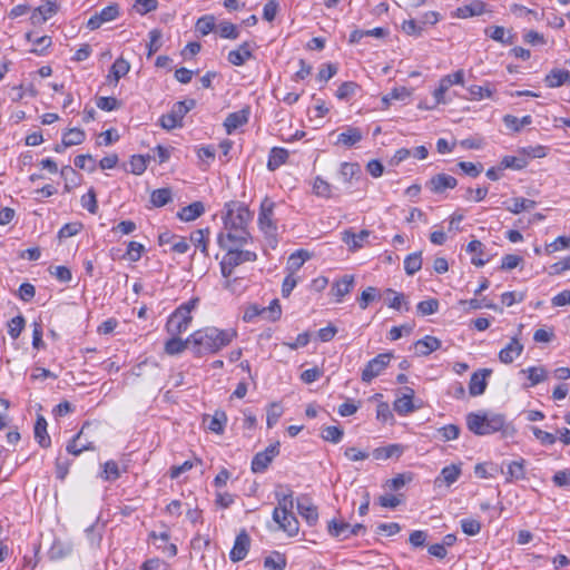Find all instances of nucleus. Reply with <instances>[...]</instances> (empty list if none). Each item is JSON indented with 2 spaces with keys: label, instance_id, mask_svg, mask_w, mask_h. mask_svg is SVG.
<instances>
[{
  "label": "nucleus",
  "instance_id": "nucleus-14",
  "mask_svg": "<svg viewBox=\"0 0 570 570\" xmlns=\"http://www.w3.org/2000/svg\"><path fill=\"white\" fill-rule=\"evenodd\" d=\"M297 511L308 525H315L318 520V511L307 495L297 499Z\"/></svg>",
  "mask_w": 570,
  "mask_h": 570
},
{
  "label": "nucleus",
  "instance_id": "nucleus-15",
  "mask_svg": "<svg viewBox=\"0 0 570 570\" xmlns=\"http://www.w3.org/2000/svg\"><path fill=\"white\" fill-rule=\"evenodd\" d=\"M492 374V370L482 368L478 372H474L471 375L469 392L472 396H478L484 393L487 389V379Z\"/></svg>",
  "mask_w": 570,
  "mask_h": 570
},
{
  "label": "nucleus",
  "instance_id": "nucleus-53",
  "mask_svg": "<svg viewBox=\"0 0 570 570\" xmlns=\"http://www.w3.org/2000/svg\"><path fill=\"white\" fill-rule=\"evenodd\" d=\"M401 29L404 33L412 37H421L423 35L424 28L414 19L404 20Z\"/></svg>",
  "mask_w": 570,
  "mask_h": 570
},
{
  "label": "nucleus",
  "instance_id": "nucleus-31",
  "mask_svg": "<svg viewBox=\"0 0 570 570\" xmlns=\"http://www.w3.org/2000/svg\"><path fill=\"white\" fill-rule=\"evenodd\" d=\"M187 347L190 348L188 338L183 341L179 336L170 335L166 341L164 350L168 355H177L183 353Z\"/></svg>",
  "mask_w": 570,
  "mask_h": 570
},
{
  "label": "nucleus",
  "instance_id": "nucleus-22",
  "mask_svg": "<svg viewBox=\"0 0 570 570\" xmlns=\"http://www.w3.org/2000/svg\"><path fill=\"white\" fill-rule=\"evenodd\" d=\"M279 528L286 532L289 537L297 535L299 531V523L296 517L292 512L279 513L278 521H275Z\"/></svg>",
  "mask_w": 570,
  "mask_h": 570
},
{
  "label": "nucleus",
  "instance_id": "nucleus-55",
  "mask_svg": "<svg viewBox=\"0 0 570 570\" xmlns=\"http://www.w3.org/2000/svg\"><path fill=\"white\" fill-rule=\"evenodd\" d=\"M215 27V18L214 16L206 14L200 17L196 22V31L202 36H206L213 31Z\"/></svg>",
  "mask_w": 570,
  "mask_h": 570
},
{
  "label": "nucleus",
  "instance_id": "nucleus-42",
  "mask_svg": "<svg viewBox=\"0 0 570 570\" xmlns=\"http://www.w3.org/2000/svg\"><path fill=\"white\" fill-rule=\"evenodd\" d=\"M460 475H461L460 465L451 464V465L444 466L442 469L441 475H440V478H438L435 480V482H439V480L442 479L446 485H451L459 479Z\"/></svg>",
  "mask_w": 570,
  "mask_h": 570
},
{
  "label": "nucleus",
  "instance_id": "nucleus-61",
  "mask_svg": "<svg viewBox=\"0 0 570 570\" xmlns=\"http://www.w3.org/2000/svg\"><path fill=\"white\" fill-rule=\"evenodd\" d=\"M227 416L224 412H216L214 416L210 419V422L208 424V429L212 432H215L217 434H222L224 432V426L226 424Z\"/></svg>",
  "mask_w": 570,
  "mask_h": 570
},
{
  "label": "nucleus",
  "instance_id": "nucleus-16",
  "mask_svg": "<svg viewBox=\"0 0 570 570\" xmlns=\"http://www.w3.org/2000/svg\"><path fill=\"white\" fill-rule=\"evenodd\" d=\"M185 116L186 115L181 111L180 107H177V105L174 104L171 110L168 114L163 115L160 117L159 125L166 130H171L177 127H181L183 119Z\"/></svg>",
  "mask_w": 570,
  "mask_h": 570
},
{
  "label": "nucleus",
  "instance_id": "nucleus-45",
  "mask_svg": "<svg viewBox=\"0 0 570 570\" xmlns=\"http://www.w3.org/2000/svg\"><path fill=\"white\" fill-rule=\"evenodd\" d=\"M61 177L65 179V189L69 191L71 188L79 185V175L71 166H65L60 170Z\"/></svg>",
  "mask_w": 570,
  "mask_h": 570
},
{
  "label": "nucleus",
  "instance_id": "nucleus-64",
  "mask_svg": "<svg viewBox=\"0 0 570 570\" xmlns=\"http://www.w3.org/2000/svg\"><path fill=\"white\" fill-rule=\"evenodd\" d=\"M313 190L317 196L330 198L332 196V186L321 177H316L313 184Z\"/></svg>",
  "mask_w": 570,
  "mask_h": 570
},
{
  "label": "nucleus",
  "instance_id": "nucleus-33",
  "mask_svg": "<svg viewBox=\"0 0 570 570\" xmlns=\"http://www.w3.org/2000/svg\"><path fill=\"white\" fill-rule=\"evenodd\" d=\"M35 438L41 448H49L51 444L50 436L47 433V421L43 416H39L36 421Z\"/></svg>",
  "mask_w": 570,
  "mask_h": 570
},
{
  "label": "nucleus",
  "instance_id": "nucleus-20",
  "mask_svg": "<svg viewBox=\"0 0 570 570\" xmlns=\"http://www.w3.org/2000/svg\"><path fill=\"white\" fill-rule=\"evenodd\" d=\"M413 396L414 390L411 387H406L405 393L394 401V410L400 415H407L409 413H412L415 410V406L413 404Z\"/></svg>",
  "mask_w": 570,
  "mask_h": 570
},
{
  "label": "nucleus",
  "instance_id": "nucleus-36",
  "mask_svg": "<svg viewBox=\"0 0 570 570\" xmlns=\"http://www.w3.org/2000/svg\"><path fill=\"white\" fill-rule=\"evenodd\" d=\"M327 531L334 538L347 539L350 538V523L333 519L327 524Z\"/></svg>",
  "mask_w": 570,
  "mask_h": 570
},
{
  "label": "nucleus",
  "instance_id": "nucleus-47",
  "mask_svg": "<svg viewBox=\"0 0 570 570\" xmlns=\"http://www.w3.org/2000/svg\"><path fill=\"white\" fill-rule=\"evenodd\" d=\"M503 121L509 129L513 131H519L524 126L530 125L532 122V118L529 115L522 117L521 119L512 115H507L504 116Z\"/></svg>",
  "mask_w": 570,
  "mask_h": 570
},
{
  "label": "nucleus",
  "instance_id": "nucleus-10",
  "mask_svg": "<svg viewBox=\"0 0 570 570\" xmlns=\"http://www.w3.org/2000/svg\"><path fill=\"white\" fill-rule=\"evenodd\" d=\"M279 489L275 492L277 507L273 511L274 521H278L279 513L292 512L294 508L293 491L287 487H279Z\"/></svg>",
  "mask_w": 570,
  "mask_h": 570
},
{
  "label": "nucleus",
  "instance_id": "nucleus-19",
  "mask_svg": "<svg viewBox=\"0 0 570 570\" xmlns=\"http://www.w3.org/2000/svg\"><path fill=\"white\" fill-rule=\"evenodd\" d=\"M363 139V132L357 127L347 126L345 130L337 135L335 145H342L344 147H353Z\"/></svg>",
  "mask_w": 570,
  "mask_h": 570
},
{
  "label": "nucleus",
  "instance_id": "nucleus-13",
  "mask_svg": "<svg viewBox=\"0 0 570 570\" xmlns=\"http://www.w3.org/2000/svg\"><path fill=\"white\" fill-rule=\"evenodd\" d=\"M249 546H250V538H249L248 533L246 532V530H242L236 535L234 546L229 552L230 560L234 562H237V561L245 559V557L248 553Z\"/></svg>",
  "mask_w": 570,
  "mask_h": 570
},
{
  "label": "nucleus",
  "instance_id": "nucleus-32",
  "mask_svg": "<svg viewBox=\"0 0 570 570\" xmlns=\"http://www.w3.org/2000/svg\"><path fill=\"white\" fill-rule=\"evenodd\" d=\"M403 453V446L400 444H390L387 446L376 448L372 455L375 460H387L399 458Z\"/></svg>",
  "mask_w": 570,
  "mask_h": 570
},
{
  "label": "nucleus",
  "instance_id": "nucleus-63",
  "mask_svg": "<svg viewBox=\"0 0 570 570\" xmlns=\"http://www.w3.org/2000/svg\"><path fill=\"white\" fill-rule=\"evenodd\" d=\"M283 414V409L278 403H272L267 409L266 424L267 428H273Z\"/></svg>",
  "mask_w": 570,
  "mask_h": 570
},
{
  "label": "nucleus",
  "instance_id": "nucleus-24",
  "mask_svg": "<svg viewBox=\"0 0 570 570\" xmlns=\"http://www.w3.org/2000/svg\"><path fill=\"white\" fill-rule=\"evenodd\" d=\"M505 475H507L505 481L509 483L524 480L525 479V460L521 458L519 460L511 461L510 463H508Z\"/></svg>",
  "mask_w": 570,
  "mask_h": 570
},
{
  "label": "nucleus",
  "instance_id": "nucleus-6",
  "mask_svg": "<svg viewBox=\"0 0 570 570\" xmlns=\"http://www.w3.org/2000/svg\"><path fill=\"white\" fill-rule=\"evenodd\" d=\"M219 247L248 246L253 244V237L248 228L223 227L217 235Z\"/></svg>",
  "mask_w": 570,
  "mask_h": 570
},
{
  "label": "nucleus",
  "instance_id": "nucleus-59",
  "mask_svg": "<svg viewBox=\"0 0 570 570\" xmlns=\"http://www.w3.org/2000/svg\"><path fill=\"white\" fill-rule=\"evenodd\" d=\"M149 43H148V57H151L156 53L161 47V31L159 29H153L148 33Z\"/></svg>",
  "mask_w": 570,
  "mask_h": 570
},
{
  "label": "nucleus",
  "instance_id": "nucleus-2",
  "mask_svg": "<svg viewBox=\"0 0 570 570\" xmlns=\"http://www.w3.org/2000/svg\"><path fill=\"white\" fill-rule=\"evenodd\" d=\"M466 426L475 435H489L499 432L505 426V417L502 414L469 413Z\"/></svg>",
  "mask_w": 570,
  "mask_h": 570
},
{
  "label": "nucleus",
  "instance_id": "nucleus-5",
  "mask_svg": "<svg viewBox=\"0 0 570 570\" xmlns=\"http://www.w3.org/2000/svg\"><path fill=\"white\" fill-rule=\"evenodd\" d=\"M223 227L248 228L253 214L247 206L238 202H230L225 205L223 214Z\"/></svg>",
  "mask_w": 570,
  "mask_h": 570
},
{
  "label": "nucleus",
  "instance_id": "nucleus-11",
  "mask_svg": "<svg viewBox=\"0 0 570 570\" xmlns=\"http://www.w3.org/2000/svg\"><path fill=\"white\" fill-rule=\"evenodd\" d=\"M119 6L117 3L105 7L100 12L95 13L90 17L87 22V27L90 30H96L101 27L102 23L109 22L118 18Z\"/></svg>",
  "mask_w": 570,
  "mask_h": 570
},
{
  "label": "nucleus",
  "instance_id": "nucleus-57",
  "mask_svg": "<svg viewBox=\"0 0 570 570\" xmlns=\"http://www.w3.org/2000/svg\"><path fill=\"white\" fill-rule=\"evenodd\" d=\"M343 435H344V431L341 428L334 426V425L324 428L322 431V434H321V436L325 441L332 442L335 444L342 440Z\"/></svg>",
  "mask_w": 570,
  "mask_h": 570
},
{
  "label": "nucleus",
  "instance_id": "nucleus-7",
  "mask_svg": "<svg viewBox=\"0 0 570 570\" xmlns=\"http://www.w3.org/2000/svg\"><path fill=\"white\" fill-rule=\"evenodd\" d=\"M274 207L275 203L268 198H265L261 204V210L258 215V226L264 235L271 239V243H276L277 225L274 220Z\"/></svg>",
  "mask_w": 570,
  "mask_h": 570
},
{
  "label": "nucleus",
  "instance_id": "nucleus-21",
  "mask_svg": "<svg viewBox=\"0 0 570 570\" xmlns=\"http://www.w3.org/2000/svg\"><path fill=\"white\" fill-rule=\"evenodd\" d=\"M354 282L353 275H344L332 285V294L335 296L337 303H341L344 296L353 289Z\"/></svg>",
  "mask_w": 570,
  "mask_h": 570
},
{
  "label": "nucleus",
  "instance_id": "nucleus-18",
  "mask_svg": "<svg viewBox=\"0 0 570 570\" xmlns=\"http://www.w3.org/2000/svg\"><path fill=\"white\" fill-rule=\"evenodd\" d=\"M523 352V345L513 337L505 347L499 352V360L504 364H511Z\"/></svg>",
  "mask_w": 570,
  "mask_h": 570
},
{
  "label": "nucleus",
  "instance_id": "nucleus-51",
  "mask_svg": "<svg viewBox=\"0 0 570 570\" xmlns=\"http://www.w3.org/2000/svg\"><path fill=\"white\" fill-rule=\"evenodd\" d=\"M384 294L386 295H392L393 297L391 299H389L387 302V305L389 307L391 308H394V309H401L402 308V305H404V308L405 311H409V303L405 302V297L403 294L401 293H397L395 292L394 289L392 288H387Z\"/></svg>",
  "mask_w": 570,
  "mask_h": 570
},
{
  "label": "nucleus",
  "instance_id": "nucleus-60",
  "mask_svg": "<svg viewBox=\"0 0 570 570\" xmlns=\"http://www.w3.org/2000/svg\"><path fill=\"white\" fill-rule=\"evenodd\" d=\"M416 308H417V312L422 316L432 315V314L436 313L438 309H439V301L436 298H430V299L421 301L416 305Z\"/></svg>",
  "mask_w": 570,
  "mask_h": 570
},
{
  "label": "nucleus",
  "instance_id": "nucleus-62",
  "mask_svg": "<svg viewBox=\"0 0 570 570\" xmlns=\"http://www.w3.org/2000/svg\"><path fill=\"white\" fill-rule=\"evenodd\" d=\"M24 318L23 316L19 315L10 320L8 323V334L11 338L16 340L21 334L22 330L24 328Z\"/></svg>",
  "mask_w": 570,
  "mask_h": 570
},
{
  "label": "nucleus",
  "instance_id": "nucleus-26",
  "mask_svg": "<svg viewBox=\"0 0 570 570\" xmlns=\"http://www.w3.org/2000/svg\"><path fill=\"white\" fill-rule=\"evenodd\" d=\"M248 115L249 111L247 109L229 114L224 121L227 134H232L234 130L245 125L248 121Z\"/></svg>",
  "mask_w": 570,
  "mask_h": 570
},
{
  "label": "nucleus",
  "instance_id": "nucleus-46",
  "mask_svg": "<svg viewBox=\"0 0 570 570\" xmlns=\"http://www.w3.org/2000/svg\"><path fill=\"white\" fill-rule=\"evenodd\" d=\"M468 91L472 100L492 98L493 95V89L490 87L489 82H487L484 86L472 85L468 88Z\"/></svg>",
  "mask_w": 570,
  "mask_h": 570
},
{
  "label": "nucleus",
  "instance_id": "nucleus-29",
  "mask_svg": "<svg viewBox=\"0 0 570 570\" xmlns=\"http://www.w3.org/2000/svg\"><path fill=\"white\" fill-rule=\"evenodd\" d=\"M205 212L204 204L202 202H194L188 206L183 207L177 216L183 222H191L202 216Z\"/></svg>",
  "mask_w": 570,
  "mask_h": 570
},
{
  "label": "nucleus",
  "instance_id": "nucleus-8",
  "mask_svg": "<svg viewBox=\"0 0 570 570\" xmlns=\"http://www.w3.org/2000/svg\"><path fill=\"white\" fill-rule=\"evenodd\" d=\"M392 358L393 354L391 352H387L381 353L374 358L370 360L362 371V381L365 383H371L389 366Z\"/></svg>",
  "mask_w": 570,
  "mask_h": 570
},
{
  "label": "nucleus",
  "instance_id": "nucleus-17",
  "mask_svg": "<svg viewBox=\"0 0 570 570\" xmlns=\"http://www.w3.org/2000/svg\"><path fill=\"white\" fill-rule=\"evenodd\" d=\"M253 46L249 42H243L237 49L228 52L227 60L233 66H243L253 57Z\"/></svg>",
  "mask_w": 570,
  "mask_h": 570
},
{
  "label": "nucleus",
  "instance_id": "nucleus-37",
  "mask_svg": "<svg viewBox=\"0 0 570 570\" xmlns=\"http://www.w3.org/2000/svg\"><path fill=\"white\" fill-rule=\"evenodd\" d=\"M521 373L528 375V380L530 381L528 386L538 385L548 379V372L543 366H530L522 370Z\"/></svg>",
  "mask_w": 570,
  "mask_h": 570
},
{
  "label": "nucleus",
  "instance_id": "nucleus-1",
  "mask_svg": "<svg viewBox=\"0 0 570 570\" xmlns=\"http://www.w3.org/2000/svg\"><path fill=\"white\" fill-rule=\"evenodd\" d=\"M237 337L235 328L220 330L207 326L195 331L188 336L191 352L196 356L215 354L229 345Z\"/></svg>",
  "mask_w": 570,
  "mask_h": 570
},
{
  "label": "nucleus",
  "instance_id": "nucleus-44",
  "mask_svg": "<svg viewBox=\"0 0 570 570\" xmlns=\"http://www.w3.org/2000/svg\"><path fill=\"white\" fill-rule=\"evenodd\" d=\"M85 138L86 134L80 128H71L62 136L65 146L69 147L80 145Z\"/></svg>",
  "mask_w": 570,
  "mask_h": 570
},
{
  "label": "nucleus",
  "instance_id": "nucleus-40",
  "mask_svg": "<svg viewBox=\"0 0 570 570\" xmlns=\"http://www.w3.org/2000/svg\"><path fill=\"white\" fill-rule=\"evenodd\" d=\"M173 200V194L169 188H159L151 193L150 203L155 207H163Z\"/></svg>",
  "mask_w": 570,
  "mask_h": 570
},
{
  "label": "nucleus",
  "instance_id": "nucleus-54",
  "mask_svg": "<svg viewBox=\"0 0 570 570\" xmlns=\"http://www.w3.org/2000/svg\"><path fill=\"white\" fill-rule=\"evenodd\" d=\"M380 297H381V294H380L379 289L376 287L368 286L367 288H365L362 292V294L358 298L360 307L362 309H365L371 302L379 299Z\"/></svg>",
  "mask_w": 570,
  "mask_h": 570
},
{
  "label": "nucleus",
  "instance_id": "nucleus-3",
  "mask_svg": "<svg viewBox=\"0 0 570 570\" xmlns=\"http://www.w3.org/2000/svg\"><path fill=\"white\" fill-rule=\"evenodd\" d=\"M220 248L226 250V254L219 263L223 276L233 275V272L237 266L244 263H252L257 259L256 252L248 249L247 246H228Z\"/></svg>",
  "mask_w": 570,
  "mask_h": 570
},
{
  "label": "nucleus",
  "instance_id": "nucleus-56",
  "mask_svg": "<svg viewBox=\"0 0 570 570\" xmlns=\"http://www.w3.org/2000/svg\"><path fill=\"white\" fill-rule=\"evenodd\" d=\"M263 318L275 322L279 320L282 314V308L278 299H273L267 307H262Z\"/></svg>",
  "mask_w": 570,
  "mask_h": 570
},
{
  "label": "nucleus",
  "instance_id": "nucleus-43",
  "mask_svg": "<svg viewBox=\"0 0 570 570\" xmlns=\"http://www.w3.org/2000/svg\"><path fill=\"white\" fill-rule=\"evenodd\" d=\"M537 203L532 199L515 197L512 199V204L507 207L512 214H520L523 210H530L535 207Z\"/></svg>",
  "mask_w": 570,
  "mask_h": 570
},
{
  "label": "nucleus",
  "instance_id": "nucleus-27",
  "mask_svg": "<svg viewBox=\"0 0 570 570\" xmlns=\"http://www.w3.org/2000/svg\"><path fill=\"white\" fill-rule=\"evenodd\" d=\"M370 236V232L366 229L355 234L352 230H344L342 233V240L348 246L351 250H356L363 246V243Z\"/></svg>",
  "mask_w": 570,
  "mask_h": 570
},
{
  "label": "nucleus",
  "instance_id": "nucleus-48",
  "mask_svg": "<svg viewBox=\"0 0 570 570\" xmlns=\"http://www.w3.org/2000/svg\"><path fill=\"white\" fill-rule=\"evenodd\" d=\"M309 258V254L308 252L304 250V249H299L295 253H293L289 258H288V263H287V268L291 269L294 274L295 271L299 269L303 264Z\"/></svg>",
  "mask_w": 570,
  "mask_h": 570
},
{
  "label": "nucleus",
  "instance_id": "nucleus-39",
  "mask_svg": "<svg viewBox=\"0 0 570 570\" xmlns=\"http://www.w3.org/2000/svg\"><path fill=\"white\" fill-rule=\"evenodd\" d=\"M483 244L478 239L471 240L466 246V252L474 254L471 258V263L478 267L484 266L489 261L481 257L483 255Z\"/></svg>",
  "mask_w": 570,
  "mask_h": 570
},
{
  "label": "nucleus",
  "instance_id": "nucleus-12",
  "mask_svg": "<svg viewBox=\"0 0 570 570\" xmlns=\"http://www.w3.org/2000/svg\"><path fill=\"white\" fill-rule=\"evenodd\" d=\"M456 185L455 177L448 174H438L426 181L425 187L434 194H442L446 189H453Z\"/></svg>",
  "mask_w": 570,
  "mask_h": 570
},
{
  "label": "nucleus",
  "instance_id": "nucleus-25",
  "mask_svg": "<svg viewBox=\"0 0 570 570\" xmlns=\"http://www.w3.org/2000/svg\"><path fill=\"white\" fill-rule=\"evenodd\" d=\"M544 81L549 88H558L563 85H570V71L566 69H552L546 76Z\"/></svg>",
  "mask_w": 570,
  "mask_h": 570
},
{
  "label": "nucleus",
  "instance_id": "nucleus-28",
  "mask_svg": "<svg viewBox=\"0 0 570 570\" xmlns=\"http://www.w3.org/2000/svg\"><path fill=\"white\" fill-rule=\"evenodd\" d=\"M441 347V341L434 336L426 335L415 343L417 355L426 356Z\"/></svg>",
  "mask_w": 570,
  "mask_h": 570
},
{
  "label": "nucleus",
  "instance_id": "nucleus-34",
  "mask_svg": "<svg viewBox=\"0 0 570 570\" xmlns=\"http://www.w3.org/2000/svg\"><path fill=\"white\" fill-rule=\"evenodd\" d=\"M129 70H130L129 62L126 59H124L122 57H119L112 63L109 75H108V78L112 79L115 81V83H117L120 78H122L124 76H126L129 72Z\"/></svg>",
  "mask_w": 570,
  "mask_h": 570
},
{
  "label": "nucleus",
  "instance_id": "nucleus-30",
  "mask_svg": "<svg viewBox=\"0 0 570 570\" xmlns=\"http://www.w3.org/2000/svg\"><path fill=\"white\" fill-rule=\"evenodd\" d=\"M288 158V151L285 148L274 147L269 151L267 168L271 171L276 170L286 163Z\"/></svg>",
  "mask_w": 570,
  "mask_h": 570
},
{
  "label": "nucleus",
  "instance_id": "nucleus-52",
  "mask_svg": "<svg viewBox=\"0 0 570 570\" xmlns=\"http://www.w3.org/2000/svg\"><path fill=\"white\" fill-rule=\"evenodd\" d=\"M357 89L358 85L356 82L345 81L337 88L335 96L340 100H346L354 96Z\"/></svg>",
  "mask_w": 570,
  "mask_h": 570
},
{
  "label": "nucleus",
  "instance_id": "nucleus-4",
  "mask_svg": "<svg viewBox=\"0 0 570 570\" xmlns=\"http://www.w3.org/2000/svg\"><path fill=\"white\" fill-rule=\"evenodd\" d=\"M197 299H190L177 307L168 317L165 330L169 335L179 336L185 333L193 321L191 312L196 307Z\"/></svg>",
  "mask_w": 570,
  "mask_h": 570
},
{
  "label": "nucleus",
  "instance_id": "nucleus-35",
  "mask_svg": "<svg viewBox=\"0 0 570 570\" xmlns=\"http://www.w3.org/2000/svg\"><path fill=\"white\" fill-rule=\"evenodd\" d=\"M209 228L197 229L190 234V242L200 248L204 255H208Z\"/></svg>",
  "mask_w": 570,
  "mask_h": 570
},
{
  "label": "nucleus",
  "instance_id": "nucleus-49",
  "mask_svg": "<svg viewBox=\"0 0 570 570\" xmlns=\"http://www.w3.org/2000/svg\"><path fill=\"white\" fill-rule=\"evenodd\" d=\"M82 430L69 442L67 451L70 454L79 455L85 450H94L91 443H80Z\"/></svg>",
  "mask_w": 570,
  "mask_h": 570
},
{
  "label": "nucleus",
  "instance_id": "nucleus-58",
  "mask_svg": "<svg viewBox=\"0 0 570 570\" xmlns=\"http://www.w3.org/2000/svg\"><path fill=\"white\" fill-rule=\"evenodd\" d=\"M286 566V559L281 553H275L265 558L264 567L266 570H284Z\"/></svg>",
  "mask_w": 570,
  "mask_h": 570
},
{
  "label": "nucleus",
  "instance_id": "nucleus-41",
  "mask_svg": "<svg viewBox=\"0 0 570 570\" xmlns=\"http://www.w3.org/2000/svg\"><path fill=\"white\" fill-rule=\"evenodd\" d=\"M422 267V253L416 252L407 255L404 259V269L407 275H414Z\"/></svg>",
  "mask_w": 570,
  "mask_h": 570
},
{
  "label": "nucleus",
  "instance_id": "nucleus-9",
  "mask_svg": "<svg viewBox=\"0 0 570 570\" xmlns=\"http://www.w3.org/2000/svg\"><path fill=\"white\" fill-rule=\"evenodd\" d=\"M278 454L279 442L271 444L264 451L256 453L252 461V471L263 473Z\"/></svg>",
  "mask_w": 570,
  "mask_h": 570
},
{
  "label": "nucleus",
  "instance_id": "nucleus-50",
  "mask_svg": "<svg viewBox=\"0 0 570 570\" xmlns=\"http://www.w3.org/2000/svg\"><path fill=\"white\" fill-rule=\"evenodd\" d=\"M149 158V156L145 157L142 155L131 156L129 161L130 173H132L134 175H141L147 169V163Z\"/></svg>",
  "mask_w": 570,
  "mask_h": 570
},
{
  "label": "nucleus",
  "instance_id": "nucleus-23",
  "mask_svg": "<svg viewBox=\"0 0 570 570\" xmlns=\"http://www.w3.org/2000/svg\"><path fill=\"white\" fill-rule=\"evenodd\" d=\"M485 10V3L481 0H473L472 2L464 4L462 7H459L455 12L454 17L466 19L474 16H480Z\"/></svg>",
  "mask_w": 570,
  "mask_h": 570
},
{
  "label": "nucleus",
  "instance_id": "nucleus-38",
  "mask_svg": "<svg viewBox=\"0 0 570 570\" xmlns=\"http://www.w3.org/2000/svg\"><path fill=\"white\" fill-rule=\"evenodd\" d=\"M505 33V29L501 26L489 27L485 29V35L494 41L503 45H512L514 42V36L511 33L507 36Z\"/></svg>",
  "mask_w": 570,
  "mask_h": 570
}]
</instances>
